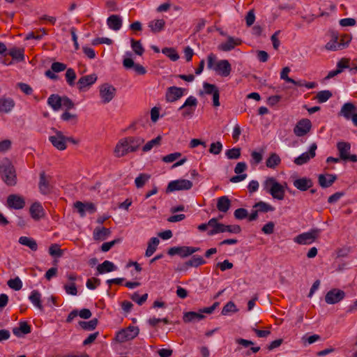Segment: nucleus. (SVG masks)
I'll list each match as a JSON object with an SVG mask.
<instances>
[{
    "label": "nucleus",
    "mask_w": 357,
    "mask_h": 357,
    "mask_svg": "<svg viewBox=\"0 0 357 357\" xmlns=\"http://www.w3.org/2000/svg\"><path fill=\"white\" fill-rule=\"evenodd\" d=\"M131 153L130 151V147L126 143L125 138L121 139L116 144L114 153L116 157L121 158L126 155L128 153Z\"/></svg>",
    "instance_id": "obj_20"
},
{
    "label": "nucleus",
    "mask_w": 357,
    "mask_h": 357,
    "mask_svg": "<svg viewBox=\"0 0 357 357\" xmlns=\"http://www.w3.org/2000/svg\"><path fill=\"white\" fill-rule=\"evenodd\" d=\"M98 77L96 74H91L81 77L77 83V88L80 91H84L86 88H88L93 85L97 80Z\"/></svg>",
    "instance_id": "obj_18"
},
{
    "label": "nucleus",
    "mask_w": 357,
    "mask_h": 357,
    "mask_svg": "<svg viewBox=\"0 0 357 357\" xmlns=\"http://www.w3.org/2000/svg\"><path fill=\"white\" fill-rule=\"evenodd\" d=\"M311 121L307 119H303L299 121L294 128L295 135L298 137H302L306 135L311 129Z\"/></svg>",
    "instance_id": "obj_13"
},
{
    "label": "nucleus",
    "mask_w": 357,
    "mask_h": 357,
    "mask_svg": "<svg viewBox=\"0 0 357 357\" xmlns=\"http://www.w3.org/2000/svg\"><path fill=\"white\" fill-rule=\"evenodd\" d=\"M280 162L281 159L280 156L275 153H272L267 158L266 161V165L268 168L275 169L280 164Z\"/></svg>",
    "instance_id": "obj_38"
},
{
    "label": "nucleus",
    "mask_w": 357,
    "mask_h": 357,
    "mask_svg": "<svg viewBox=\"0 0 357 357\" xmlns=\"http://www.w3.org/2000/svg\"><path fill=\"white\" fill-rule=\"evenodd\" d=\"M47 103L54 110H58L62 106V97L57 94H52L47 99Z\"/></svg>",
    "instance_id": "obj_35"
},
{
    "label": "nucleus",
    "mask_w": 357,
    "mask_h": 357,
    "mask_svg": "<svg viewBox=\"0 0 357 357\" xmlns=\"http://www.w3.org/2000/svg\"><path fill=\"white\" fill-rule=\"evenodd\" d=\"M31 331V326L26 321H20L19 323V327L13 329V334L17 337H21L22 334H29Z\"/></svg>",
    "instance_id": "obj_29"
},
{
    "label": "nucleus",
    "mask_w": 357,
    "mask_h": 357,
    "mask_svg": "<svg viewBox=\"0 0 357 357\" xmlns=\"http://www.w3.org/2000/svg\"><path fill=\"white\" fill-rule=\"evenodd\" d=\"M116 269V267L115 266V265L112 262L107 260L103 261L101 264H99L97 266V271L100 274L112 272L115 271Z\"/></svg>",
    "instance_id": "obj_36"
},
{
    "label": "nucleus",
    "mask_w": 357,
    "mask_h": 357,
    "mask_svg": "<svg viewBox=\"0 0 357 357\" xmlns=\"http://www.w3.org/2000/svg\"><path fill=\"white\" fill-rule=\"evenodd\" d=\"M100 97L103 104L109 103L115 97L116 89L109 83H104L99 86Z\"/></svg>",
    "instance_id": "obj_3"
},
{
    "label": "nucleus",
    "mask_w": 357,
    "mask_h": 357,
    "mask_svg": "<svg viewBox=\"0 0 357 357\" xmlns=\"http://www.w3.org/2000/svg\"><path fill=\"white\" fill-rule=\"evenodd\" d=\"M253 208H256L259 213H267L275 210V208L271 204L262 201L257 202L253 206Z\"/></svg>",
    "instance_id": "obj_43"
},
{
    "label": "nucleus",
    "mask_w": 357,
    "mask_h": 357,
    "mask_svg": "<svg viewBox=\"0 0 357 357\" xmlns=\"http://www.w3.org/2000/svg\"><path fill=\"white\" fill-rule=\"evenodd\" d=\"M7 206L10 208L20 210L24 207V199L18 195H10L7 198Z\"/></svg>",
    "instance_id": "obj_14"
},
{
    "label": "nucleus",
    "mask_w": 357,
    "mask_h": 357,
    "mask_svg": "<svg viewBox=\"0 0 357 357\" xmlns=\"http://www.w3.org/2000/svg\"><path fill=\"white\" fill-rule=\"evenodd\" d=\"M205 318V316L199 312H185L183 317V320L185 323L199 321Z\"/></svg>",
    "instance_id": "obj_33"
},
{
    "label": "nucleus",
    "mask_w": 357,
    "mask_h": 357,
    "mask_svg": "<svg viewBox=\"0 0 357 357\" xmlns=\"http://www.w3.org/2000/svg\"><path fill=\"white\" fill-rule=\"evenodd\" d=\"M235 342L238 345L236 349V351H241L242 348H248L249 347L254 345V342L252 341L241 337L236 338Z\"/></svg>",
    "instance_id": "obj_49"
},
{
    "label": "nucleus",
    "mask_w": 357,
    "mask_h": 357,
    "mask_svg": "<svg viewBox=\"0 0 357 357\" xmlns=\"http://www.w3.org/2000/svg\"><path fill=\"white\" fill-rule=\"evenodd\" d=\"M64 289L66 292L68 294L72 295V296H76L77 294V289L76 287L75 283L72 282L70 284H65L64 285Z\"/></svg>",
    "instance_id": "obj_63"
},
{
    "label": "nucleus",
    "mask_w": 357,
    "mask_h": 357,
    "mask_svg": "<svg viewBox=\"0 0 357 357\" xmlns=\"http://www.w3.org/2000/svg\"><path fill=\"white\" fill-rule=\"evenodd\" d=\"M52 130L55 133V135L50 136L49 141L56 149L59 151L65 150L67 147V145L66 144L65 136L63 133L54 128H52Z\"/></svg>",
    "instance_id": "obj_9"
},
{
    "label": "nucleus",
    "mask_w": 357,
    "mask_h": 357,
    "mask_svg": "<svg viewBox=\"0 0 357 357\" xmlns=\"http://www.w3.org/2000/svg\"><path fill=\"white\" fill-rule=\"evenodd\" d=\"M226 229V225L218 222L217 225H215V227H214L213 229H211L208 231V236H213L218 233H223L225 232Z\"/></svg>",
    "instance_id": "obj_57"
},
{
    "label": "nucleus",
    "mask_w": 357,
    "mask_h": 357,
    "mask_svg": "<svg viewBox=\"0 0 357 357\" xmlns=\"http://www.w3.org/2000/svg\"><path fill=\"white\" fill-rule=\"evenodd\" d=\"M192 182L187 179H178L170 181L166 188V193L178 190H188L192 188Z\"/></svg>",
    "instance_id": "obj_6"
},
{
    "label": "nucleus",
    "mask_w": 357,
    "mask_h": 357,
    "mask_svg": "<svg viewBox=\"0 0 357 357\" xmlns=\"http://www.w3.org/2000/svg\"><path fill=\"white\" fill-rule=\"evenodd\" d=\"M231 206V200L227 196H222L218 199L217 208L219 211L227 213Z\"/></svg>",
    "instance_id": "obj_30"
},
{
    "label": "nucleus",
    "mask_w": 357,
    "mask_h": 357,
    "mask_svg": "<svg viewBox=\"0 0 357 357\" xmlns=\"http://www.w3.org/2000/svg\"><path fill=\"white\" fill-rule=\"evenodd\" d=\"M52 176L47 175L45 172L40 173L38 188L43 195L50 194L53 186L52 185Z\"/></svg>",
    "instance_id": "obj_10"
},
{
    "label": "nucleus",
    "mask_w": 357,
    "mask_h": 357,
    "mask_svg": "<svg viewBox=\"0 0 357 357\" xmlns=\"http://www.w3.org/2000/svg\"><path fill=\"white\" fill-rule=\"evenodd\" d=\"M165 26V22L164 20H153L149 22L148 26L151 31L154 33H159L162 31Z\"/></svg>",
    "instance_id": "obj_32"
},
{
    "label": "nucleus",
    "mask_w": 357,
    "mask_h": 357,
    "mask_svg": "<svg viewBox=\"0 0 357 357\" xmlns=\"http://www.w3.org/2000/svg\"><path fill=\"white\" fill-rule=\"evenodd\" d=\"M317 148V146L315 143L312 144L310 147L309 151L305 152L298 157L296 158L294 160V162L297 165H302L305 163H307L311 158H313L315 156V151Z\"/></svg>",
    "instance_id": "obj_16"
},
{
    "label": "nucleus",
    "mask_w": 357,
    "mask_h": 357,
    "mask_svg": "<svg viewBox=\"0 0 357 357\" xmlns=\"http://www.w3.org/2000/svg\"><path fill=\"white\" fill-rule=\"evenodd\" d=\"M332 93L328 90H324L319 91L316 96V98L319 103L326 102L329 98L332 97Z\"/></svg>",
    "instance_id": "obj_48"
},
{
    "label": "nucleus",
    "mask_w": 357,
    "mask_h": 357,
    "mask_svg": "<svg viewBox=\"0 0 357 357\" xmlns=\"http://www.w3.org/2000/svg\"><path fill=\"white\" fill-rule=\"evenodd\" d=\"M264 190L270 194L273 199L282 200L284 198V187L274 177H268L262 183Z\"/></svg>",
    "instance_id": "obj_2"
},
{
    "label": "nucleus",
    "mask_w": 357,
    "mask_h": 357,
    "mask_svg": "<svg viewBox=\"0 0 357 357\" xmlns=\"http://www.w3.org/2000/svg\"><path fill=\"white\" fill-rule=\"evenodd\" d=\"M24 48L13 47L9 50L8 54L13 58V60L17 62L24 61Z\"/></svg>",
    "instance_id": "obj_34"
},
{
    "label": "nucleus",
    "mask_w": 357,
    "mask_h": 357,
    "mask_svg": "<svg viewBox=\"0 0 357 357\" xmlns=\"http://www.w3.org/2000/svg\"><path fill=\"white\" fill-rule=\"evenodd\" d=\"M356 110V108L354 104L347 102L342 105L338 116H343L347 120L351 119L354 124L357 126V113Z\"/></svg>",
    "instance_id": "obj_7"
},
{
    "label": "nucleus",
    "mask_w": 357,
    "mask_h": 357,
    "mask_svg": "<svg viewBox=\"0 0 357 357\" xmlns=\"http://www.w3.org/2000/svg\"><path fill=\"white\" fill-rule=\"evenodd\" d=\"M205 264L206 261L201 256L193 255L188 261L181 264L178 270L183 271L188 270L190 267H198Z\"/></svg>",
    "instance_id": "obj_17"
},
{
    "label": "nucleus",
    "mask_w": 357,
    "mask_h": 357,
    "mask_svg": "<svg viewBox=\"0 0 357 357\" xmlns=\"http://www.w3.org/2000/svg\"><path fill=\"white\" fill-rule=\"evenodd\" d=\"M219 75L223 77H227L230 75L231 71V66L229 62L226 60H220L217 62L215 66L213 68Z\"/></svg>",
    "instance_id": "obj_19"
},
{
    "label": "nucleus",
    "mask_w": 357,
    "mask_h": 357,
    "mask_svg": "<svg viewBox=\"0 0 357 357\" xmlns=\"http://www.w3.org/2000/svg\"><path fill=\"white\" fill-rule=\"evenodd\" d=\"M241 40L239 38H234L231 36H229L227 41L219 45V50L224 52H229L233 50L236 46L240 45Z\"/></svg>",
    "instance_id": "obj_23"
},
{
    "label": "nucleus",
    "mask_w": 357,
    "mask_h": 357,
    "mask_svg": "<svg viewBox=\"0 0 357 357\" xmlns=\"http://www.w3.org/2000/svg\"><path fill=\"white\" fill-rule=\"evenodd\" d=\"M293 185L301 191H306L312 187L313 182L311 178L303 177L294 180Z\"/></svg>",
    "instance_id": "obj_22"
},
{
    "label": "nucleus",
    "mask_w": 357,
    "mask_h": 357,
    "mask_svg": "<svg viewBox=\"0 0 357 357\" xmlns=\"http://www.w3.org/2000/svg\"><path fill=\"white\" fill-rule=\"evenodd\" d=\"M67 68V66L61 62H54L52 63L51 66V69L54 73H60L66 70Z\"/></svg>",
    "instance_id": "obj_64"
},
{
    "label": "nucleus",
    "mask_w": 357,
    "mask_h": 357,
    "mask_svg": "<svg viewBox=\"0 0 357 357\" xmlns=\"http://www.w3.org/2000/svg\"><path fill=\"white\" fill-rule=\"evenodd\" d=\"M160 241L156 237H152L149 243L147 249L145 252V256L147 257H151L156 250L157 246L158 245Z\"/></svg>",
    "instance_id": "obj_39"
},
{
    "label": "nucleus",
    "mask_w": 357,
    "mask_h": 357,
    "mask_svg": "<svg viewBox=\"0 0 357 357\" xmlns=\"http://www.w3.org/2000/svg\"><path fill=\"white\" fill-rule=\"evenodd\" d=\"M7 284L10 289H14L15 291H19L22 287V282L18 277H16L14 279L9 280L7 282Z\"/></svg>",
    "instance_id": "obj_51"
},
{
    "label": "nucleus",
    "mask_w": 357,
    "mask_h": 357,
    "mask_svg": "<svg viewBox=\"0 0 357 357\" xmlns=\"http://www.w3.org/2000/svg\"><path fill=\"white\" fill-rule=\"evenodd\" d=\"M225 155L228 159H230V160L238 159L241 156V149L235 147V148L228 149L226 151Z\"/></svg>",
    "instance_id": "obj_54"
},
{
    "label": "nucleus",
    "mask_w": 357,
    "mask_h": 357,
    "mask_svg": "<svg viewBox=\"0 0 357 357\" xmlns=\"http://www.w3.org/2000/svg\"><path fill=\"white\" fill-rule=\"evenodd\" d=\"M238 309L233 301H229L222 308V314L227 315L230 312H236Z\"/></svg>",
    "instance_id": "obj_52"
},
{
    "label": "nucleus",
    "mask_w": 357,
    "mask_h": 357,
    "mask_svg": "<svg viewBox=\"0 0 357 357\" xmlns=\"http://www.w3.org/2000/svg\"><path fill=\"white\" fill-rule=\"evenodd\" d=\"M0 172L2 181L8 186H15L17 184L16 170L12 162L5 158L0 163Z\"/></svg>",
    "instance_id": "obj_1"
},
{
    "label": "nucleus",
    "mask_w": 357,
    "mask_h": 357,
    "mask_svg": "<svg viewBox=\"0 0 357 357\" xmlns=\"http://www.w3.org/2000/svg\"><path fill=\"white\" fill-rule=\"evenodd\" d=\"M15 107V102L11 98H0V112L9 113Z\"/></svg>",
    "instance_id": "obj_26"
},
{
    "label": "nucleus",
    "mask_w": 357,
    "mask_h": 357,
    "mask_svg": "<svg viewBox=\"0 0 357 357\" xmlns=\"http://www.w3.org/2000/svg\"><path fill=\"white\" fill-rule=\"evenodd\" d=\"M185 91V89L177 86L168 87L165 94L166 101L169 102L176 101L183 96Z\"/></svg>",
    "instance_id": "obj_12"
},
{
    "label": "nucleus",
    "mask_w": 357,
    "mask_h": 357,
    "mask_svg": "<svg viewBox=\"0 0 357 357\" xmlns=\"http://www.w3.org/2000/svg\"><path fill=\"white\" fill-rule=\"evenodd\" d=\"M111 234L109 229L102 227H96L93 233V237L95 241H105Z\"/></svg>",
    "instance_id": "obj_25"
},
{
    "label": "nucleus",
    "mask_w": 357,
    "mask_h": 357,
    "mask_svg": "<svg viewBox=\"0 0 357 357\" xmlns=\"http://www.w3.org/2000/svg\"><path fill=\"white\" fill-rule=\"evenodd\" d=\"M30 301L37 307L40 310H43V306L41 303V294L37 290H33L29 297Z\"/></svg>",
    "instance_id": "obj_37"
},
{
    "label": "nucleus",
    "mask_w": 357,
    "mask_h": 357,
    "mask_svg": "<svg viewBox=\"0 0 357 357\" xmlns=\"http://www.w3.org/2000/svg\"><path fill=\"white\" fill-rule=\"evenodd\" d=\"M337 149L341 160L357 162V155L350 154L351 144L349 142H339L337 144Z\"/></svg>",
    "instance_id": "obj_8"
},
{
    "label": "nucleus",
    "mask_w": 357,
    "mask_h": 357,
    "mask_svg": "<svg viewBox=\"0 0 357 357\" xmlns=\"http://www.w3.org/2000/svg\"><path fill=\"white\" fill-rule=\"evenodd\" d=\"M139 333V329L137 326H130L119 331L116 339L119 342H125L133 340L138 335Z\"/></svg>",
    "instance_id": "obj_4"
},
{
    "label": "nucleus",
    "mask_w": 357,
    "mask_h": 357,
    "mask_svg": "<svg viewBox=\"0 0 357 357\" xmlns=\"http://www.w3.org/2000/svg\"><path fill=\"white\" fill-rule=\"evenodd\" d=\"M234 218L237 220H243L248 216V212L245 208H239L234 213Z\"/></svg>",
    "instance_id": "obj_59"
},
{
    "label": "nucleus",
    "mask_w": 357,
    "mask_h": 357,
    "mask_svg": "<svg viewBox=\"0 0 357 357\" xmlns=\"http://www.w3.org/2000/svg\"><path fill=\"white\" fill-rule=\"evenodd\" d=\"M66 79L67 83L73 86L75 85V81L76 79V73L75 71L73 68H68L66 72Z\"/></svg>",
    "instance_id": "obj_50"
},
{
    "label": "nucleus",
    "mask_w": 357,
    "mask_h": 357,
    "mask_svg": "<svg viewBox=\"0 0 357 357\" xmlns=\"http://www.w3.org/2000/svg\"><path fill=\"white\" fill-rule=\"evenodd\" d=\"M124 138L126 143H128L131 152H136L138 151L139 147L144 142V139L138 136H129Z\"/></svg>",
    "instance_id": "obj_21"
},
{
    "label": "nucleus",
    "mask_w": 357,
    "mask_h": 357,
    "mask_svg": "<svg viewBox=\"0 0 357 357\" xmlns=\"http://www.w3.org/2000/svg\"><path fill=\"white\" fill-rule=\"evenodd\" d=\"M29 211L31 218L35 220H40L45 215L43 208L38 202L33 203L31 206Z\"/></svg>",
    "instance_id": "obj_24"
},
{
    "label": "nucleus",
    "mask_w": 357,
    "mask_h": 357,
    "mask_svg": "<svg viewBox=\"0 0 357 357\" xmlns=\"http://www.w3.org/2000/svg\"><path fill=\"white\" fill-rule=\"evenodd\" d=\"M203 87H204V89L205 93H206L208 95H212L216 91L218 90V88L217 87L216 85L213 84H209V83H207V82H204L203 84Z\"/></svg>",
    "instance_id": "obj_62"
},
{
    "label": "nucleus",
    "mask_w": 357,
    "mask_h": 357,
    "mask_svg": "<svg viewBox=\"0 0 357 357\" xmlns=\"http://www.w3.org/2000/svg\"><path fill=\"white\" fill-rule=\"evenodd\" d=\"M49 254L54 257H61L63 255V251L58 244H52L49 248Z\"/></svg>",
    "instance_id": "obj_61"
},
{
    "label": "nucleus",
    "mask_w": 357,
    "mask_h": 357,
    "mask_svg": "<svg viewBox=\"0 0 357 357\" xmlns=\"http://www.w3.org/2000/svg\"><path fill=\"white\" fill-rule=\"evenodd\" d=\"M320 230L318 229H311L310 231L302 233L296 236L294 241L300 245H309L315 241L319 236Z\"/></svg>",
    "instance_id": "obj_5"
},
{
    "label": "nucleus",
    "mask_w": 357,
    "mask_h": 357,
    "mask_svg": "<svg viewBox=\"0 0 357 357\" xmlns=\"http://www.w3.org/2000/svg\"><path fill=\"white\" fill-rule=\"evenodd\" d=\"M197 100L195 97L190 96L185 100L183 105L181 106L178 109L181 110L186 107H192L195 109L197 105Z\"/></svg>",
    "instance_id": "obj_53"
},
{
    "label": "nucleus",
    "mask_w": 357,
    "mask_h": 357,
    "mask_svg": "<svg viewBox=\"0 0 357 357\" xmlns=\"http://www.w3.org/2000/svg\"><path fill=\"white\" fill-rule=\"evenodd\" d=\"M148 298V294H144L142 296H139L138 293L135 292L131 296V299L137 303L139 305H142L144 303L146 302Z\"/></svg>",
    "instance_id": "obj_58"
},
{
    "label": "nucleus",
    "mask_w": 357,
    "mask_h": 357,
    "mask_svg": "<svg viewBox=\"0 0 357 357\" xmlns=\"http://www.w3.org/2000/svg\"><path fill=\"white\" fill-rule=\"evenodd\" d=\"M263 153H264V151L261 150V152H257V151H252L251 153V157H252V160L250 161L251 164L252 165H257L259 163H260L263 159Z\"/></svg>",
    "instance_id": "obj_56"
},
{
    "label": "nucleus",
    "mask_w": 357,
    "mask_h": 357,
    "mask_svg": "<svg viewBox=\"0 0 357 357\" xmlns=\"http://www.w3.org/2000/svg\"><path fill=\"white\" fill-rule=\"evenodd\" d=\"M162 52L173 61H176L179 59V55L175 49L172 47H165L162 50Z\"/></svg>",
    "instance_id": "obj_47"
},
{
    "label": "nucleus",
    "mask_w": 357,
    "mask_h": 357,
    "mask_svg": "<svg viewBox=\"0 0 357 357\" xmlns=\"http://www.w3.org/2000/svg\"><path fill=\"white\" fill-rule=\"evenodd\" d=\"M19 243L23 245L29 247L33 251H36L38 249L36 241L31 238L21 236L19 239Z\"/></svg>",
    "instance_id": "obj_42"
},
{
    "label": "nucleus",
    "mask_w": 357,
    "mask_h": 357,
    "mask_svg": "<svg viewBox=\"0 0 357 357\" xmlns=\"http://www.w3.org/2000/svg\"><path fill=\"white\" fill-rule=\"evenodd\" d=\"M222 150V144L220 142H216L211 143L209 148V153L218 155L219 154Z\"/></svg>",
    "instance_id": "obj_55"
},
{
    "label": "nucleus",
    "mask_w": 357,
    "mask_h": 357,
    "mask_svg": "<svg viewBox=\"0 0 357 357\" xmlns=\"http://www.w3.org/2000/svg\"><path fill=\"white\" fill-rule=\"evenodd\" d=\"M345 293L339 289H332L328 291L325 296V301L328 304H336L344 299Z\"/></svg>",
    "instance_id": "obj_11"
},
{
    "label": "nucleus",
    "mask_w": 357,
    "mask_h": 357,
    "mask_svg": "<svg viewBox=\"0 0 357 357\" xmlns=\"http://www.w3.org/2000/svg\"><path fill=\"white\" fill-rule=\"evenodd\" d=\"M107 24L109 29L114 31H118L122 26V20L120 16L112 15L107 18Z\"/></svg>",
    "instance_id": "obj_27"
},
{
    "label": "nucleus",
    "mask_w": 357,
    "mask_h": 357,
    "mask_svg": "<svg viewBox=\"0 0 357 357\" xmlns=\"http://www.w3.org/2000/svg\"><path fill=\"white\" fill-rule=\"evenodd\" d=\"M130 43L131 47L136 54L142 56L144 54V48L142 45L141 42L139 40H135V39L132 38L130 40Z\"/></svg>",
    "instance_id": "obj_46"
},
{
    "label": "nucleus",
    "mask_w": 357,
    "mask_h": 357,
    "mask_svg": "<svg viewBox=\"0 0 357 357\" xmlns=\"http://www.w3.org/2000/svg\"><path fill=\"white\" fill-rule=\"evenodd\" d=\"M186 248V246L172 247L168 250L167 254L170 256L178 255L183 258L187 257L188 255Z\"/></svg>",
    "instance_id": "obj_40"
},
{
    "label": "nucleus",
    "mask_w": 357,
    "mask_h": 357,
    "mask_svg": "<svg viewBox=\"0 0 357 357\" xmlns=\"http://www.w3.org/2000/svg\"><path fill=\"white\" fill-rule=\"evenodd\" d=\"M162 137L158 135L155 139L149 141L143 147L142 151L144 152H148L151 151L153 146H158L160 144Z\"/></svg>",
    "instance_id": "obj_45"
},
{
    "label": "nucleus",
    "mask_w": 357,
    "mask_h": 357,
    "mask_svg": "<svg viewBox=\"0 0 357 357\" xmlns=\"http://www.w3.org/2000/svg\"><path fill=\"white\" fill-rule=\"evenodd\" d=\"M336 179L337 176L333 174H320L319 176V184L322 188H328L333 185Z\"/></svg>",
    "instance_id": "obj_28"
},
{
    "label": "nucleus",
    "mask_w": 357,
    "mask_h": 357,
    "mask_svg": "<svg viewBox=\"0 0 357 357\" xmlns=\"http://www.w3.org/2000/svg\"><path fill=\"white\" fill-rule=\"evenodd\" d=\"M181 156V153H179V152H174V153L168 154V155L162 157V160L164 162L170 163V162H172L175 161L176 159L180 158Z\"/></svg>",
    "instance_id": "obj_60"
},
{
    "label": "nucleus",
    "mask_w": 357,
    "mask_h": 357,
    "mask_svg": "<svg viewBox=\"0 0 357 357\" xmlns=\"http://www.w3.org/2000/svg\"><path fill=\"white\" fill-rule=\"evenodd\" d=\"M98 324V320L97 318L92 319L89 321H79V326L84 331H90L94 330Z\"/></svg>",
    "instance_id": "obj_41"
},
{
    "label": "nucleus",
    "mask_w": 357,
    "mask_h": 357,
    "mask_svg": "<svg viewBox=\"0 0 357 357\" xmlns=\"http://www.w3.org/2000/svg\"><path fill=\"white\" fill-rule=\"evenodd\" d=\"M348 60L342 59L340 61H338L337 64V69L334 70H331L328 73V75L326 77V79H331L337 75L338 74L342 72L343 68H348Z\"/></svg>",
    "instance_id": "obj_31"
},
{
    "label": "nucleus",
    "mask_w": 357,
    "mask_h": 357,
    "mask_svg": "<svg viewBox=\"0 0 357 357\" xmlns=\"http://www.w3.org/2000/svg\"><path fill=\"white\" fill-rule=\"evenodd\" d=\"M331 40L326 43V48L329 50L335 51L344 48L343 43L340 41V37L337 31L332 30L330 31Z\"/></svg>",
    "instance_id": "obj_15"
},
{
    "label": "nucleus",
    "mask_w": 357,
    "mask_h": 357,
    "mask_svg": "<svg viewBox=\"0 0 357 357\" xmlns=\"http://www.w3.org/2000/svg\"><path fill=\"white\" fill-rule=\"evenodd\" d=\"M151 175L145 173L140 174L135 180V184L137 188H142L146 183L150 179Z\"/></svg>",
    "instance_id": "obj_44"
}]
</instances>
